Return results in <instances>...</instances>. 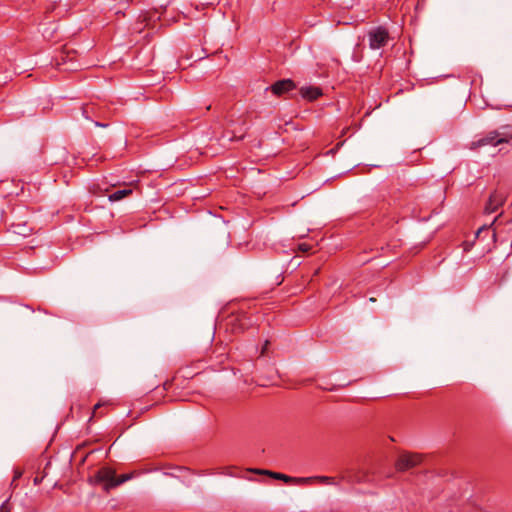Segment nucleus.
Masks as SVG:
<instances>
[{
    "label": "nucleus",
    "mask_w": 512,
    "mask_h": 512,
    "mask_svg": "<svg viewBox=\"0 0 512 512\" xmlns=\"http://www.w3.org/2000/svg\"><path fill=\"white\" fill-rule=\"evenodd\" d=\"M388 39V31L383 27H376L368 32L369 47L373 50L384 47Z\"/></svg>",
    "instance_id": "1"
},
{
    "label": "nucleus",
    "mask_w": 512,
    "mask_h": 512,
    "mask_svg": "<svg viewBox=\"0 0 512 512\" xmlns=\"http://www.w3.org/2000/svg\"><path fill=\"white\" fill-rule=\"evenodd\" d=\"M421 457L417 454L401 453L396 461V469L398 471H405L418 465Z\"/></svg>",
    "instance_id": "2"
},
{
    "label": "nucleus",
    "mask_w": 512,
    "mask_h": 512,
    "mask_svg": "<svg viewBox=\"0 0 512 512\" xmlns=\"http://www.w3.org/2000/svg\"><path fill=\"white\" fill-rule=\"evenodd\" d=\"M98 482L104 484L105 490H110L116 487V475L115 472L109 468H102L96 474Z\"/></svg>",
    "instance_id": "3"
},
{
    "label": "nucleus",
    "mask_w": 512,
    "mask_h": 512,
    "mask_svg": "<svg viewBox=\"0 0 512 512\" xmlns=\"http://www.w3.org/2000/svg\"><path fill=\"white\" fill-rule=\"evenodd\" d=\"M340 478L348 483H361L368 481V476L355 468H347L341 472Z\"/></svg>",
    "instance_id": "4"
},
{
    "label": "nucleus",
    "mask_w": 512,
    "mask_h": 512,
    "mask_svg": "<svg viewBox=\"0 0 512 512\" xmlns=\"http://www.w3.org/2000/svg\"><path fill=\"white\" fill-rule=\"evenodd\" d=\"M507 141H508V139L504 136V134H502L498 131H493V132H490L487 136L479 139L475 144L477 146H486V145L497 146V145L505 143Z\"/></svg>",
    "instance_id": "5"
},
{
    "label": "nucleus",
    "mask_w": 512,
    "mask_h": 512,
    "mask_svg": "<svg viewBox=\"0 0 512 512\" xmlns=\"http://www.w3.org/2000/svg\"><path fill=\"white\" fill-rule=\"evenodd\" d=\"M504 200H505V196L503 193L497 192V191L493 192L490 195L488 202L485 205L484 212L486 214H491V213L496 212L498 207H500L504 203Z\"/></svg>",
    "instance_id": "6"
},
{
    "label": "nucleus",
    "mask_w": 512,
    "mask_h": 512,
    "mask_svg": "<svg viewBox=\"0 0 512 512\" xmlns=\"http://www.w3.org/2000/svg\"><path fill=\"white\" fill-rule=\"evenodd\" d=\"M295 88V84L290 79H284L277 81L275 84L271 86V91L275 95H282L285 92L291 91Z\"/></svg>",
    "instance_id": "7"
},
{
    "label": "nucleus",
    "mask_w": 512,
    "mask_h": 512,
    "mask_svg": "<svg viewBox=\"0 0 512 512\" xmlns=\"http://www.w3.org/2000/svg\"><path fill=\"white\" fill-rule=\"evenodd\" d=\"M299 483L308 484L313 481H319L323 484L334 485V478L328 476H312V477H300L297 480Z\"/></svg>",
    "instance_id": "8"
},
{
    "label": "nucleus",
    "mask_w": 512,
    "mask_h": 512,
    "mask_svg": "<svg viewBox=\"0 0 512 512\" xmlns=\"http://www.w3.org/2000/svg\"><path fill=\"white\" fill-rule=\"evenodd\" d=\"M300 93L303 98L308 100H315L322 94L318 87H302Z\"/></svg>",
    "instance_id": "9"
},
{
    "label": "nucleus",
    "mask_w": 512,
    "mask_h": 512,
    "mask_svg": "<svg viewBox=\"0 0 512 512\" xmlns=\"http://www.w3.org/2000/svg\"><path fill=\"white\" fill-rule=\"evenodd\" d=\"M261 473L270 475L271 477L279 479V480H282V481H284L286 483H293V484H297V485H302L303 484V483H299L298 481H296L299 478L290 477V476L285 475V474L275 473V472H270V471H261Z\"/></svg>",
    "instance_id": "10"
},
{
    "label": "nucleus",
    "mask_w": 512,
    "mask_h": 512,
    "mask_svg": "<svg viewBox=\"0 0 512 512\" xmlns=\"http://www.w3.org/2000/svg\"><path fill=\"white\" fill-rule=\"evenodd\" d=\"M12 232L14 234L26 237L31 233V228L26 225V223H17L11 226Z\"/></svg>",
    "instance_id": "11"
},
{
    "label": "nucleus",
    "mask_w": 512,
    "mask_h": 512,
    "mask_svg": "<svg viewBox=\"0 0 512 512\" xmlns=\"http://www.w3.org/2000/svg\"><path fill=\"white\" fill-rule=\"evenodd\" d=\"M129 193H131V190L129 189L117 190L109 195V200L112 202L119 201L126 197Z\"/></svg>",
    "instance_id": "12"
},
{
    "label": "nucleus",
    "mask_w": 512,
    "mask_h": 512,
    "mask_svg": "<svg viewBox=\"0 0 512 512\" xmlns=\"http://www.w3.org/2000/svg\"><path fill=\"white\" fill-rule=\"evenodd\" d=\"M133 478V474L132 473H128V474H123L121 475L120 477H116V486H119L123 483H125L126 481L130 480Z\"/></svg>",
    "instance_id": "13"
},
{
    "label": "nucleus",
    "mask_w": 512,
    "mask_h": 512,
    "mask_svg": "<svg viewBox=\"0 0 512 512\" xmlns=\"http://www.w3.org/2000/svg\"><path fill=\"white\" fill-rule=\"evenodd\" d=\"M227 138L228 141H233V140H240L243 138V134H240V135H236L235 133H232L231 135H226L224 134L222 136V140H225Z\"/></svg>",
    "instance_id": "14"
},
{
    "label": "nucleus",
    "mask_w": 512,
    "mask_h": 512,
    "mask_svg": "<svg viewBox=\"0 0 512 512\" xmlns=\"http://www.w3.org/2000/svg\"><path fill=\"white\" fill-rule=\"evenodd\" d=\"M268 343H269L268 341H266V342H265V345H264V347H263V349H262V351H261V354H264V353H265V350H266V348H267V346H268Z\"/></svg>",
    "instance_id": "15"
},
{
    "label": "nucleus",
    "mask_w": 512,
    "mask_h": 512,
    "mask_svg": "<svg viewBox=\"0 0 512 512\" xmlns=\"http://www.w3.org/2000/svg\"><path fill=\"white\" fill-rule=\"evenodd\" d=\"M95 125H96V126H100V127H105V126H106L105 124H101V123H99V122H95Z\"/></svg>",
    "instance_id": "16"
},
{
    "label": "nucleus",
    "mask_w": 512,
    "mask_h": 512,
    "mask_svg": "<svg viewBox=\"0 0 512 512\" xmlns=\"http://www.w3.org/2000/svg\"><path fill=\"white\" fill-rule=\"evenodd\" d=\"M483 229L484 227L479 228L476 234L479 235Z\"/></svg>",
    "instance_id": "17"
}]
</instances>
